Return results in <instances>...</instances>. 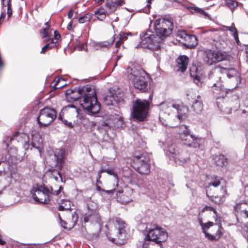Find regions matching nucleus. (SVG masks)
I'll return each instance as SVG.
<instances>
[{
    "label": "nucleus",
    "instance_id": "19",
    "mask_svg": "<svg viewBox=\"0 0 248 248\" xmlns=\"http://www.w3.org/2000/svg\"><path fill=\"white\" fill-rule=\"evenodd\" d=\"M211 231L212 233H206L205 237L210 241H217L223 235L224 229L221 224L215 223Z\"/></svg>",
    "mask_w": 248,
    "mask_h": 248
},
{
    "label": "nucleus",
    "instance_id": "27",
    "mask_svg": "<svg viewBox=\"0 0 248 248\" xmlns=\"http://www.w3.org/2000/svg\"><path fill=\"white\" fill-rule=\"evenodd\" d=\"M197 70V68L195 66H192L190 68V75L192 78L194 82L198 87H202V81L201 78L197 74H195V72Z\"/></svg>",
    "mask_w": 248,
    "mask_h": 248
},
{
    "label": "nucleus",
    "instance_id": "58",
    "mask_svg": "<svg viewBox=\"0 0 248 248\" xmlns=\"http://www.w3.org/2000/svg\"><path fill=\"white\" fill-rule=\"evenodd\" d=\"M67 29L69 31H71L72 29V23L71 22H69L67 27Z\"/></svg>",
    "mask_w": 248,
    "mask_h": 248
},
{
    "label": "nucleus",
    "instance_id": "59",
    "mask_svg": "<svg viewBox=\"0 0 248 248\" xmlns=\"http://www.w3.org/2000/svg\"><path fill=\"white\" fill-rule=\"evenodd\" d=\"M198 221H199V223L201 227L202 226V224H203L204 223L202 222V217H198Z\"/></svg>",
    "mask_w": 248,
    "mask_h": 248
},
{
    "label": "nucleus",
    "instance_id": "9",
    "mask_svg": "<svg viewBox=\"0 0 248 248\" xmlns=\"http://www.w3.org/2000/svg\"><path fill=\"white\" fill-rule=\"evenodd\" d=\"M150 157L147 153L135 155L132 159V166L139 173L148 174L150 172Z\"/></svg>",
    "mask_w": 248,
    "mask_h": 248
},
{
    "label": "nucleus",
    "instance_id": "64",
    "mask_svg": "<svg viewBox=\"0 0 248 248\" xmlns=\"http://www.w3.org/2000/svg\"><path fill=\"white\" fill-rule=\"evenodd\" d=\"M245 52L247 54V57H248V45H247L245 47Z\"/></svg>",
    "mask_w": 248,
    "mask_h": 248
},
{
    "label": "nucleus",
    "instance_id": "3",
    "mask_svg": "<svg viewBox=\"0 0 248 248\" xmlns=\"http://www.w3.org/2000/svg\"><path fill=\"white\" fill-rule=\"evenodd\" d=\"M127 73L136 89L142 92H147L150 90V78L142 68L132 65L127 68Z\"/></svg>",
    "mask_w": 248,
    "mask_h": 248
},
{
    "label": "nucleus",
    "instance_id": "17",
    "mask_svg": "<svg viewBox=\"0 0 248 248\" xmlns=\"http://www.w3.org/2000/svg\"><path fill=\"white\" fill-rule=\"evenodd\" d=\"M84 221L86 223L90 222L92 223H100L101 218L96 206L93 204H88L87 211L84 215Z\"/></svg>",
    "mask_w": 248,
    "mask_h": 248
},
{
    "label": "nucleus",
    "instance_id": "35",
    "mask_svg": "<svg viewBox=\"0 0 248 248\" xmlns=\"http://www.w3.org/2000/svg\"><path fill=\"white\" fill-rule=\"evenodd\" d=\"M221 184L220 179L217 176H212L211 177L210 182L209 183L208 188L210 186L216 187Z\"/></svg>",
    "mask_w": 248,
    "mask_h": 248
},
{
    "label": "nucleus",
    "instance_id": "26",
    "mask_svg": "<svg viewBox=\"0 0 248 248\" xmlns=\"http://www.w3.org/2000/svg\"><path fill=\"white\" fill-rule=\"evenodd\" d=\"M114 36L112 37L111 39L108 41H104L100 42H98L95 44L94 46L96 50L99 49H108L110 48L114 43L115 39Z\"/></svg>",
    "mask_w": 248,
    "mask_h": 248
},
{
    "label": "nucleus",
    "instance_id": "60",
    "mask_svg": "<svg viewBox=\"0 0 248 248\" xmlns=\"http://www.w3.org/2000/svg\"><path fill=\"white\" fill-rule=\"evenodd\" d=\"M107 169L102 168L99 171L101 173H103V172H107Z\"/></svg>",
    "mask_w": 248,
    "mask_h": 248
},
{
    "label": "nucleus",
    "instance_id": "2",
    "mask_svg": "<svg viewBox=\"0 0 248 248\" xmlns=\"http://www.w3.org/2000/svg\"><path fill=\"white\" fill-rule=\"evenodd\" d=\"M154 28L156 34L150 30H147L140 34L141 41L136 47L148 49H156L159 47L163 39L171 34L173 29L172 21L170 19L158 18L154 23Z\"/></svg>",
    "mask_w": 248,
    "mask_h": 248
},
{
    "label": "nucleus",
    "instance_id": "21",
    "mask_svg": "<svg viewBox=\"0 0 248 248\" xmlns=\"http://www.w3.org/2000/svg\"><path fill=\"white\" fill-rule=\"evenodd\" d=\"M86 86L82 87L78 90H72L69 89L67 90L66 92V95L68 98H70L71 99L74 101H77L80 99H82L83 94H85L84 92H87Z\"/></svg>",
    "mask_w": 248,
    "mask_h": 248
},
{
    "label": "nucleus",
    "instance_id": "12",
    "mask_svg": "<svg viewBox=\"0 0 248 248\" xmlns=\"http://www.w3.org/2000/svg\"><path fill=\"white\" fill-rule=\"evenodd\" d=\"M57 117V112L54 108H45L41 109L37 118L40 127L46 126L52 123Z\"/></svg>",
    "mask_w": 248,
    "mask_h": 248
},
{
    "label": "nucleus",
    "instance_id": "5",
    "mask_svg": "<svg viewBox=\"0 0 248 248\" xmlns=\"http://www.w3.org/2000/svg\"><path fill=\"white\" fill-rule=\"evenodd\" d=\"M12 157L0 162V184L4 188L9 186L13 180L18 177L16 164L12 161Z\"/></svg>",
    "mask_w": 248,
    "mask_h": 248
},
{
    "label": "nucleus",
    "instance_id": "62",
    "mask_svg": "<svg viewBox=\"0 0 248 248\" xmlns=\"http://www.w3.org/2000/svg\"><path fill=\"white\" fill-rule=\"evenodd\" d=\"M152 0H147V7H148V9L151 7L150 4H151V1Z\"/></svg>",
    "mask_w": 248,
    "mask_h": 248
},
{
    "label": "nucleus",
    "instance_id": "34",
    "mask_svg": "<svg viewBox=\"0 0 248 248\" xmlns=\"http://www.w3.org/2000/svg\"><path fill=\"white\" fill-rule=\"evenodd\" d=\"M11 1V0H1L2 8L3 9L4 7L7 6V15L8 18H9L12 15Z\"/></svg>",
    "mask_w": 248,
    "mask_h": 248
},
{
    "label": "nucleus",
    "instance_id": "54",
    "mask_svg": "<svg viewBox=\"0 0 248 248\" xmlns=\"http://www.w3.org/2000/svg\"><path fill=\"white\" fill-rule=\"evenodd\" d=\"M235 41H236L237 44L238 45H240V42L239 40V38H238V33L237 34H235L234 36H233Z\"/></svg>",
    "mask_w": 248,
    "mask_h": 248
},
{
    "label": "nucleus",
    "instance_id": "30",
    "mask_svg": "<svg viewBox=\"0 0 248 248\" xmlns=\"http://www.w3.org/2000/svg\"><path fill=\"white\" fill-rule=\"evenodd\" d=\"M111 95H113V99H114L115 103H121L124 101V93L120 90L118 89L116 91H114V92L111 93Z\"/></svg>",
    "mask_w": 248,
    "mask_h": 248
},
{
    "label": "nucleus",
    "instance_id": "33",
    "mask_svg": "<svg viewBox=\"0 0 248 248\" xmlns=\"http://www.w3.org/2000/svg\"><path fill=\"white\" fill-rule=\"evenodd\" d=\"M106 13L108 12V11L106 10V8L105 9L104 8H100L95 11L94 15L98 20L102 21L105 18L106 16Z\"/></svg>",
    "mask_w": 248,
    "mask_h": 248
},
{
    "label": "nucleus",
    "instance_id": "45",
    "mask_svg": "<svg viewBox=\"0 0 248 248\" xmlns=\"http://www.w3.org/2000/svg\"><path fill=\"white\" fill-rule=\"evenodd\" d=\"M74 48L79 51L85 50L87 49V45L85 44H80L79 42H77L75 45Z\"/></svg>",
    "mask_w": 248,
    "mask_h": 248
},
{
    "label": "nucleus",
    "instance_id": "22",
    "mask_svg": "<svg viewBox=\"0 0 248 248\" xmlns=\"http://www.w3.org/2000/svg\"><path fill=\"white\" fill-rule=\"evenodd\" d=\"M188 108L182 104H176L174 105V112L177 113V117L180 120H182L187 117Z\"/></svg>",
    "mask_w": 248,
    "mask_h": 248
},
{
    "label": "nucleus",
    "instance_id": "39",
    "mask_svg": "<svg viewBox=\"0 0 248 248\" xmlns=\"http://www.w3.org/2000/svg\"><path fill=\"white\" fill-rule=\"evenodd\" d=\"M64 80L62 78H55L54 80V85H53V88L54 90L61 89L65 86V84L61 83V82H63Z\"/></svg>",
    "mask_w": 248,
    "mask_h": 248
},
{
    "label": "nucleus",
    "instance_id": "4",
    "mask_svg": "<svg viewBox=\"0 0 248 248\" xmlns=\"http://www.w3.org/2000/svg\"><path fill=\"white\" fill-rule=\"evenodd\" d=\"M16 140L18 142H21L25 150L32 149V148L37 149L40 153L42 149L43 140L39 135L32 136L31 141H30L29 136L24 133L16 132L13 137H6L3 140V143L6 148L8 146V142Z\"/></svg>",
    "mask_w": 248,
    "mask_h": 248
},
{
    "label": "nucleus",
    "instance_id": "51",
    "mask_svg": "<svg viewBox=\"0 0 248 248\" xmlns=\"http://www.w3.org/2000/svg\"><path fill=\"white\" fill-rule=\"evenodd\" d=\"M60 37L61 35L59 32L57 31H55L54 39H51L50 40H51V41L53 40L54 42H57L58 40L60 38Z\"/></svg>",
    "mask_w": 248,
    "mask_h": 248
},
{
    "label": "nucleus",
    "instance_id": "32",
    "mask_svg": "<svg viewBox=\"0 0 248 248\" xmlns=\"http://www.w3.org/2000/svg\"><path fill=\"white\" fill-rule=\"evenodd\" d=\"M71 207V202L67 200H62L61 203L59 206V210L64 211L70 210Z\"/></svg>",
    "mask_w": 248,
    "mask_h": 248
},
{
    "label": "nucleus",
    "instance_id": "15",
    "mask_svg": "<svg viewBox=\"0 0 248 248\" xmlns=\"http://www.w3.org/2000/svg\"><path fill=\"white\" fill-rule=\"evenodd\" d=\"M114 226L118 229V238L123 242L120 244H124L126 239L125 223L123 220L119 217H113L109 219L106 225L107 228L112 227Z\"/></svg>",
    "mask_w": 248,
    "mask_h": 248
},
{
    "label": "nucleus",
    "instance_id": "41",
    "mask_svg": "<svg viewBox=\"0 0 248 248\" xmlns=\"http://www.w3.org/2000/svg\"><path fill=\"white\" fill-rule=\"evenodd\" d=\"M107 173L109 175H113L116 179V186H118L119 179L117 172L115 171L114 167L107 168Z\"/></svg>",
    "mask_w": 248,
    "mask_h": 248
},
{
    "label": "nucleus",
    "instance_id": "18",
    "mask_svg": "<svg viewBox=\"0 0 248 248\" xmlns=\"http://www.w3.org/2000/svg\"><path fill=\"white\" fill-rule=\"evenodd\" d=\"M114 190L116 191V199L118 202L122 204H125L132 201V195L133 192V189L129 187H126L123 190Z\"/></svg>",
    "mask_w": 248,
    "mask_h": 248
},
{
    "label": "nucleus",
    "instance_id": "61",
    "mask_svg": "<svg viewBox=\"0 0 248 248\" xmlns=\"http://www.w3.org/2000/svg\"><path fill=\"white\" fill-rule=\"evenodd\" d=\"M5 243V241H3L2 239V237L0 235V245H4Z\"/></svg>",
    "mask_w": 248,
    "mask_h": 248
},
{
    "label": "nucleus",
    "instance_id": "29",
    "mask_svg": "<svg viewBox=\"0 0 248 248\" xmlns=\"http://www.w3.org/2000/svg\"><path fill=\"white\" fill-rule=\"evenodd\" d=\"M226 161V159L222 155H215L213 157V162L217 166L222 167Z\"/></svg>",
    "mask_w": 248,
    "mask_h": 248
},
{
    "label": "nucleus",
    "instance_id": "16",
    "mask_svg": "<svg viewBox=\"0 0 248 248\" xmlns=\"http://www.w3.org/2000/svg\"><path fill=\"white\" fill-rule=\"evenodd\" d=\"M166 154L170 160H173L176 165H182L189 159L188 157L184 158L182 154H180L177 149L176 145L174 144L168 146Z\"/></svg>",
    "mask_w": 248,
    "mask_h": 248
},
{
    "label": "nucleus",
    "instance_id": "37",
    "mask_svg": "<svg viewBox=\"0 0 248 248\" xmlns=\"http://www.w3.org/2000/svg\"><path fill=\"white\" fill-rule=\"evenodd\" d=\"M224 3L226 6L233 12L234 10L238 6V3L233 0H224Z\"/></svg>",
    "mask_w": 248,
    "mask_h": 248
},
{
    "label": "nucleus",
    "instance_id": "43",
    "mask_svg": "<svg viewBox=\"0 0 248 248\" xmlns=\"http://www.w3.org/2000/svg\"><path fill=\"white\" fill-rule=\"evenodd\" d=\"M113 98V95H112L111 93H110L109 95H107L104 97V103L107 106L114 105L115 103Z\"/></svg>",
    "mask_w": 248,
    "mask_h": 248
},
{
    "label": "nucleus",
    "instance_id": "56",
    "mask_svg": "<svg viewBox=\"0 0 248 248\" xmlns=\"http://www.w3.org/2000/svg\"><path fill=\"white\" fill-rule=\"evenodd\" d=\"M60 219L61 220V226L64 229H67L66 227L65 226V225L66 224V222L62 220L61 218L60 217Z\"/></svg>",
    "mask_w": 248,
    "mask_h": 248
},
{
    "label": "nucleus",
    "instance_id": "57",
    "mask_svg": "<svg viewBox=\"0 0 248 248\" xmlns=\"http://www.w3.org/2000/svg\"><path fill=\"white\" fill-rule=\"evenodd\" d=\"M96 187L97 188L98 190H100V187L98 186L99 184H101L102 183L99 180V179H96Z\"/></svg>",
    "mask_w": 248,
    "mask_h": 248
},
{
    "label": "nucleus",
    "instance_id": "44",
    "mask_svg": "<svg viewBox=\"0 0 248 248\" xmlns=\"http://www.w3.org/2000/svg\"><path fill=\"white\" fill-rule=\"evenodd\" d=\"M128 35V33H124V32H121L119 34L120 35V38H119V39L118 41H117L116 42V44H115V46L116 47L118 48L122 44V41L125 38H126L127 37V36Z\"/></svg>",
    "mask_w": 248,
    "mask_h": 248
},
{
    "label": "nucleus",
    "instance_id": "52",
    "mask_svg": "<svg viewBox=\"0 0 248 248\" xmlns=\"http://www.w3.org/2000/svg\"><path fill=\"white\" fill-rule=\"evenodd\" d=\"M160 48V46L156 48V49H154V50H157V52H154V55L155 56V57L156 58V59L157 60V61L159 60L160 59V58H159V55H160V51H158L157 50L158 48ZM153 50V49H152Z\"/></svg>",
    "mask_w": 248,
    "mask_h": 248
},
{
    "label": "nucleus",
    "instance_id": "20",
    "mask_svg": "<svg viewBox=\"0 0 248 248\" xmlns=\"http://www.w3.org/2000/svg\"><path fill=\"white\" fill-rule=\"evenodd\" d=\"M103 1L105 3L106 10L108 13L114 12L120 6L125 3L124 0H98V2Z\"/></svg>",
    "mask_w": 248,
    "mask_h": 248
},
{
    "label": "nucleus",
    "instance_id": "42",
    "mask_svg": "<svg viewBox=\"0 0 248 248\" xmlns=\"http://www.w3.org/2000/svg\"><path fill=\"white\" fill-rule=\"evenodd\" d=\"M92 16L93 14L91 13L86 14L78 18V22L79 23H84L87 22H89L92 18Z\"/></svg>",
    "mask_w": 248,
    "mask_h": 248
},
{
    "label": "nucleus",
    "instance_id": "53",
    "mask_svg": "<svg viewBox=\"0 0 248 248\" xmlns=\"http://www.w3.org/2000/svg\"><path fill=\"white\" fill-rule=\"evenodd\" d=\"M74 11L73 9H71L69 11L68 13V17L69 19H71L73 16Z\"/></svg>",
    "mask_w": 248,
    "mask_h": 248
},
{
    "label": "nucleus",
    "instance_id": "7",
    "mask_svg": "<svg viewBox=\"0 0 248 248\" xmlns=\"http://www.w3.org/2000/svg\"><path fill=\"white\" fill-rule=\"evenodd\" d=\"M86 89L88 92H84L85 93L80 100V105L91 114H97L99 112L101 107L97 101L95 91L88 85L86 86Z\"/></svg>",
    "mask_w": 248,
    "mask_h": 248
},
{
    "label": "nucleus",
    "instance_id": "36",
    "mask_svg": "<svg viewBox=\"0 0 248 248\" xmlns=\"http://www.w3.org/2000/svg\"><path fill=\"white\" fill-rule=\"evenodd\" d=\"M42 38L44 39V41L47 42L51 39V30H50L49 28H44L43 31L41 32Z\"/></svg>",
    "mask_w": 248,
    "mask_h": 248
},
{
    "label": "nucleus",
    "instance_id": "38",
    "mask_svg": "<svg viewBox=\"0 0 248 248\" xmlns=\"http://www.w3.org/2000/svg\"><path fill=\"white\" fill-rule=\"evenodd\" d=\"M57 42H54L53 40L51 41L50 43H48L46 44L45 46H44L42 50L40 52L41 54H45L46 51L48 49H50L56 46Z\"/></svg>",
    "mask_w": 248,
    "mask_h": 248
},
{
    "label": "nucleus",
    "instance_id": "23",
    "mask_svg": "<svg viewBox=\"0 0 248 248\" xmlns=\"http://www.w3.org/2000/svg\"><path fill=\"white\" fill-rule=\"evenodd\" d=\"M177 70L184 72L187 68L188 63V58L186 55L179 56L176 60Z\"/></svg>",
    "mask_w": 248,
    "mask_h": 248
},
{
    "label": "nucleus",
    "instance_id": "14",
    "mask_svg": "<svg viewBox=\"0 0 248 248\" xmlns=\"http://www.w3.org/2000/svg\"><path fill=\"white\" fill-rule=\"evenodd\" d=\"M226 58V55L222 52L206 49L204 51L203 61L209 65L224 61Z\"/></svg>",
    "mask_w": 248,
    "mask_h": 248
},
{
    "label": "nucleus",
    "instance_id": "10",
    "mask_svg": "<svg viewBox=\"0 0 248 248\" xmlns=\"http://www.w3.org/2000/svg\"><path fill=\"white\" fill-rule=\"evenodd\" d=\"M64 154V151L62 149H57L53 155L55 160L54 165L56 169L49 170V171L51 172V175L49 177L50 178L54 179L56 181H58L59 179H60L61 181L62 182V178L60 171L62 170L63 167Z\"/></svg>",
    "mask_w": 248,
    "mask_h": 248
},
{
    "label": "nucleus",
    "instance_id": "24",
    "mask_svg": "<svg viewBox=\"0 0 248 248\" xmlns=\"http://www.w3.org/2000/svg\"><path fill=\"white\" fill-rule=\"evenodd\" d=\"M175 104L167 102L161 103L159 105L160 113L169 115L171 112L174 111Z\"/></svg>",
    "mask_w": 248,
    "mask_h": 248
},
{
    "label": "nucleus",
    "instance_id": "55",
    "mask_svg": "<svg viewBox=\"0 0 248 248\" xmlns=\"http://www.w3.org/2000/svg\"><path fill=\"white\" fill-rule=\"evenodd\" d=\"M235 41H236L237 44L238 45H240V42L239 40V38H238V33L237 34H235L234 36H233Z\"/></svg>",
    "mask_w": 248,
    "mask_h": 248
},
{
    "label": "nucleus",
    "instance_id": "25",
    "mask_svg": "<svg viewBox=\"0 0 248 248\" xmlns=\"http://www.w3.org/2000/svg\"><path fill=\"white\" fill-rule=\"evenodd\" d=\"M226 195V189L222 186L219 194L217 196H211V200L216 203L220 204L224 201Z\"/></svg>",
    "mask_w": 248,
    "mask_h": 248
},
{
    "label": "nucleus",
    "instance_id": "11",
    "mask_svg": "<svg viewBox=\"0 0 248 248\" xmlns=\"http://www.w3.org/2000/svg\"><path fill=\"white\" fill-rule=\"evenodd\" d=\"M149 107L146 100L137 99L133 104L132 116L139 121H143L147 117Z\"/></svg>",
    "mask_w": 248,
    "mask_h": 248
},
{
    "label": "nucleus",
    "instance_id": "63",
    "mask_svg": "<svg viewBox=\"0 0 248 248\" xmlns=\"http://www.w3.org/2000/svg\"><path fill=\"white\" fill-rule=\"evenodd\" d=\"M101 174L102 173H101L100 172H98V175H97V178H96V179H100V178L101 177Z\"/></svg>",
    "mask_w": 248,
    "mask_h": 248
},
{
    "label": "nucleus",
    "instance_id": "31",
    "mask_svg": "<svg viewBox=\"0 0 248 248\" xmlns=\"http://www.w3.org/2000/svg\"><path fill=\"white\" fill-rule=\"evenodd\" d=\"M177 36L186 41H188L189 40H196V37L195 35L188 34L184 31H179Z\"/></svg>",
    "mask_w": 248,
    "mask_h": 248
},
{
    "label": "nucleus",
    "instance_id": "48",
    "mask_svg": "<svg viewBox=\"0 0 248 248\" xmlns=\"http://www.w3.org/2000/svg\"><path fill=\"white\" fill-rule=\"evenodd\" d=\"M226 28L228 31H230L232 33L233 36H234L235 34L238 33L236 28L232 26H227L226 27Z\"/></svg>",
    "mask_w": 248,
    "mask_h": 248
},
{
    "label": "nucleus",
    "instance_id": "1",
    "mask_svg": "<svg viewBox=\"0 0 248 248\" xmlns=\"http://www.w3.org/2000/svg\"><path fill=\"white\" fill-rule=\"evenodd\" d=\"M221 75H226L228 78L233 82L234 87H238L241 83V78L239 72L234 68H226L220 66H217L213 68L208 73V78L213 79L216 82L213 84L212 90L216 94L217 105L218 108L222 111L230 114L232 110H237L239 108V102L238 98H236L232 102H221L226 96L230 89L224 88L221 83Z\"/></svg>",
    "mask_w": 248,
    "mask_h": 248
},
{
    "label": "nucleus",
    "instance_id": "13",
    "mask_svg": "<svg viewBox=\"0 0 248 248\" xmlns=\"http://www.w3.org/2000/svg\"><path fill=\"white\" fill-rule=\"evenodd\" d=\"M179 134L180 138L184 141V144L193 148L199 147L200 140L191 135L186 125L180 126Z\"/></svg>",
    "mask_w": 248,
    "mask_h": 248
},
{
    "label": "nucleus",
    "instance_id": "28",
    "mask_svg": "<svg viewBox=\"0 0 248 248\" xmlns=\"http://www.w3.org/2000/svg\"><path fill=\"white\" fill-rule=\"evenodd\" d=\"M197 98L194 101L192 107L194 111L198 113L201 112L203 109V105L201 96L198 95Z\"/></svg>",
    "mask_w": 248,
    "mask_h": 248
},
{
    "label": "nucleus",
    "instance_id": "50",
    "mask_svg": "<svg viewBox=\"0 0 248 248\" xmlns=\"http://www.w3.org/2000/svg\"><path fill=\"white\" fill-rule=\"evenodd\" d=\"M78 219V215L74 212L72 215V221L73 223V226H75Z\"/></svg>",
    "mask_w": 248,
    "mask_h": 248
},
{
    "label": "nucleus",
    "instance_id": "6",
    "mask_svg": "<svg viewBox=\"0 0 248 248\" xmlns=\"http://www.w3.org/2000/svg\"><path fill=\"white\" fill-rule=\"evenodd\" d=\"M62 189L60 186L59 189L53 191L52 187H47L45 185L34 186L31 191L32 197L36 202L40 203L48 204L51 199V195H58Z\"/></svg>",
    "mask_w": 248,
    "mask_h": 248
},
{
    "label": "nucleus",
    "instance_id": "46",
    "mask_svg": "<svg viewBox=\"0 0 248 248\" xmlns=\"http://www.w3.org/2000/svg\"><path fill=\"white\" fill-rule=\"evenodd\" d=\"M63 114H62V112L60 113V115L59 116V120L62 121V122L65 125L68 126V127L72 128L73 127V125L71 122H68L67 120L63 119Z\"/></svg>",
    "mask_w": 248,
    "mask_h": 248
},
{
    "label": "nucleus",
    "instance_id": "47",
    "mask_svg": "<svg viewBox=\"0 0 248 248\" xmlns=\"http://www.w3.org/2000/svg\"><path fill=\"white\" fill-rule=\"evenodd\" d=\"M194 10L195 12L200 14L201 16H204L205 17H209V14L205 12L202 9L198 7H195Z\"/></svg>",
    "mask_w": 248,
    "mask_h": 248
},
{
    "label": "nucleus",
    "instance_id": "49",
    "mask_svg": "<svg viewBox=\"0 0 248 248\" xmlns=\"http://www.w3.org/2000/svg\"><path fill=\"white\" fill-rule=\"evenodd\" d=\"M206 211H213L214 214L217 215V211L213 207L206 206L203 208H202V212H204Z\"/></svg>",
    "mask_w": 248,
    "mask_h": 248
},
{
    "label": "nucleus",
    "instance_id": "40",
    "mask_svg": "<svg viewBox=\"0 0 248 248\" xmlns=\"http://www.w3.org/2000/svg\"><path fill=\"white\" fill-rule=\"evenodd\" d=\"M215 225V224L211 221H209L207 223H204L203 224H202V232L204 234L205 236L206 233H209L207 232V230H208L210 228H213V226Z\"/></svg>",
    "mask_w": 248,
    "mask_h": 248
},
{
    "label": "nucleus",
    "instance_id": "8",
    "mask_svg": "<svg viewBox=\"0 0 248 248\" xmlns=\"http://www.w3.org/2000/svg\"><path fill=\"white\" fill-rule=\"evenodd\" d=\"M140 227L144 228L147 233L145 239L155 242L161 245V243L165 241L168 237L167 233L162 230L156 225L152 224H141Z\"/></svg>",
    "mask_w": 248,
    "mask_h": 248
}]
</instances>
